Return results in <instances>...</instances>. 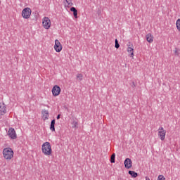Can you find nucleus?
Listing matches in <instances>:
<instances>
[{"label": "nucleus", "instance_id": "obj_11", "mask_svg": "<svg viewBox=\"0 0 180 180\" xmlns=\"http://www.w3.org/2000/svg\"><path fill=\"white\" fill-rule=\"evenodd\" d=\"M6 113V105L4 103H0V116H4Z\"/></svg>", "mask_w": 180, "mask_h": 180}, {"label": "nucleus", "instance_id": "obj_9", "mask_svg": "<svg viewBox=\"0 0 180 180\" xmlns=\"http://www.w3.org/2000/svg\"><path fill=\"white\" fill-rule=\"evenodd\" d=\"M128 47L127 49V53L130 54V57H131L132 59L134 58V49L133 48V44H129L127 45Z\"/></svg>", "mask_w": 180, "mask_h": 180}, {"label": "nucleus", "instance_id": "obj_18", "mask_svg": "<svg viewBox=\"0 0 180 180\" xmlns=\"http://www.w3.org/2000/svg\"><path fill=\"white\" fill-rule=\"evenodd\" d=\"M176 27L178 32L180 33V18L177 19L176 21Z\"/></svg>", "mask_w": 180, "mask_h": 180}, {"label": "nucleus", "instance_id": "obj_16", "mask_svg": "<svg viewBox=\"0 0 180 180\" xmlns=\"http://www.w3.org/2000/svg\"><path fill=\"white\" fill-rule=\"evenodd\" d=\"M56 124V120H53L51 122V126H50V130L51 131H56V128L54 127Z\"/></svg>", "mask_w": 180, "mask_h": 180}, {"label": "nucleus", "instance_id": "obj_4", "mask_svg": "<svg viewBox=\"0 0 180 180\" xmlns=\"http://www.w3.org/2000/svg\"><path fill=\"white\" fill-rule=\"evenodd\" d=\"M158 136L161 141H164L167 136V130L162 127H159L158 129Z\"/></svg>", "mask_w": 180, "mask_h": 180}, {"label": "nucleus", "instance_id": "obj_22", "mask_svg": "<svg viewBox=\"0 0 180 180\" xmlns=\"http://www.w3.org/2000/svg\"><path fill=\"white\" fill-rule=\"evenodd\" d=\"M115 49H119V47H120V45L119 44V41H117V39H115Z\"/></svg>", "mask_w": 180, "mask_h": 180}, {"label": "nucleus", "instance_id": "obj_7", "mask_svg": "<svg viewBox=\"0 0 180 180\" xmlns=\"http://www.w3.org/2000/svg\"><path fill=\"white\" fill-rule=\"evenodd\" d=\"M53 49L56 53H61L63 51V45L61 44V42L58 39L55 40V44L53 46Z\"/></svg>", "mask_w": 180, "mask_h": 180}, {"label": "nucleus", "instance_id": "obj_26", "mask_svg": "<svg viewBox=\"0 0 180 180\" xmlns=\"http://www.w3.org/2000/svg\"><path fill=\"white\" fill-rule=\"evenodd\" d=\"M60 117H61V115H58L57 119H58V120L60 119Z\"/></svg>", "mask_w": 180, "mask_h": 180}, {"label": "nucleus", "instance_id": "obj_6", "mask_svg": "<svg viewBox=\"0 0 180 180\" xmlns=\"http://www.w3.org/2000/svg\"><path fill=\"white\" fill-rule=\"evenodd\" d=\"M7 134L11 139V140H16L18 139V135L16 134V131L13 128H9Z\"/></svg>", "mask_w": 180, "mask_h": 180}, {"label": "nucleus", "instance_id": "obj_27", "mask_svg": "<svg viewBox=\"0 0 180 180\" xmlns=\"http://www.w3.org/2000/svg\"><path fill=\"white\" fill-rule=\"evenodd\" d=\"M146 180H150V178L146 177Z\"/></svg>", "mask_w": 180, "mask_h": 180}, {"label": "nucleus", "instance_id": "obj_15", "mask_svg": "<svg viewBox=\"0 0 180 180\" xmlns=\"http://www.w3.org/2000/svg\"><path fill=\"white\" fill-rule=\"evenodd\" d=\"M70 11L73 12V16L75 18V19L78 18V11H77V8L75 7H71Z\"/></svg>", "mask_w": 180, "mask_h": 180}, {"label": "nucleus", "instance_id": "obj_5", "mask_svg": "<svg viewBox=\"0 0 180 180\" xmlns=\"http://www.w3.org/2000/svg\"><path fill=\"white\" fill-rule=\"evenodd\" d=\"M21 15L23 19H30V16H32V9L29 7L25 8L22 11Z\"/></svg>", "mask_w": 180, "mask_h": 180}, {"label": "nucleus", "instance_id": "obj_13", "mask_svg": "<svg viewBox=\"0 0 180 180\" xmlns=\"http://www.w3.org/2000/svg\"><path fill=\"white\" fill-rule=\"evenodd\" d=\"M41 115H42V119L44 120H47V119H49V111L44 110L41 112Z\"/></svg>", "mask_w": 180, "mask_h": 180}, {"label": "nucleus", "instance_id": "obj_28", "mask_svg": "<svg viewBox=\"0 0 180 180\" xmlns=\"http://www.w3.org/2000/svg\"><path fill=\"white\" fill-rule=\"evenodd\" d=\"M0 5H1V0H0Z\"/></svg>", "mask_w": 180, "mask_h": 180}, {"label": "nucleus", "instance_id": "obj_2", "mask_svg": "<svg viewBox=\"0 0 180 180\" xmlns=\"http://www.w3.org/2000/svg\"><path fill=\"white\" fill-rule=\"evenodd\" d=\"M13 155H15V153L12 148H5L3 150V158L4 160H6V161H11V160H13Z\"/></svg>", "mask_w": 180, "mask_h": 180}, {"label": "nucleus", "instance_id": "obj_14", "mask_svg": "<svg viewBox=\"0 0 180 180\" xmlns=\"http://www.w3.org/2000/svg\"><path fill=\"white\" fill-rule=\"evenodd\" d=\"M146 40L148 43H153L154 41V37L151 33H149L146 35Z\"/></svg>", "mask_w": 180, "mask_h": 180}, {"label": "nucleus", "instance_id": "obj_24", "mask_svg": "<svg viewBox=\"0 0 180 180\" xmlns=\"http://www.w3.org/2000/svg\"><path fill=\"white\" fill-rule=\"evenodd\" d=\"M132 87L136 88V83L134 82H132Z\"/></svg>", "mask_w": 180, "mask_h": 180}, {"label": "nucleus", "instance_id": "obj_3", "mask_svg": "<svg viewBox=\"0 0 180 180\" xmlns=\"http://www.w3.org/2000/svg\"><path fill=\"white\" fill-rule=\"evenodd\" d=\"M42 27L46 30H49L51 27V20L49 17L42 18Z\"/></svg>", "mask_w": 180, "mask_h": 180}, {"label": "nucleus", "instance_id": "obj_25", "mask_svg": "<svg viewBox=\"0 0 180 180\" xmlns=\"http://www.w3.org/2000/svg\"><path fill=\"white\" fill-rule=\"evenodd\" d=\"M174 53H175L176 56H178V49H175Z\"/></svg>", "mask_w": 180, "mask_h": 180}, {"label": "nucleus", "instance_id": "obj_19", "mask_svg": "<svg viewBox=\"0 0 180 180\" xmlns=\"http://www.w3.org/2000/svg\"><path fill=\"white\" fill-rule=\"evenodd\" d=\"M72 129H77V128H78V122L74 120V121L72 122Z\"/></svg>", "mask_w": 180, "mask_h": 180}, {"label": "nucleus", "instance_id": "obj_21", "mask_svg": "<svg viewBox=\"0 0 180 180\" xmlns=\"http://www.w3.org/2000/svg\"><path fill=\"white\" fill-rule=\"evenodd\" d=\"M116 157V154L112 153L111 157H110V162L111 164H115V158Z\"/></svg>", "mask_w": 180, "mask_h": 180}, {"label": "nucleus", "instance_id": "obj_17", "mask_svg": "<svg viewBox=\"0 0 180 180\" xmlns=\"http://www.w3.org/2000/svg\"><path fill=\"white\" fill-rule=\"evenodd\" d=\"M129 174L132 178H137L138 174L136 172L130 170L129 171Z\"/></svg>", "mask_w": 180, "mask_h": 180}, {"label": "nucleus", "instance_id": "obj_12", "mask_svg": "<svg viewBox=\"0 0 180 180\" xmlns=\"http://www.w3.org/2000/svg\"><path fill=\"white\" fill-rule=\"evenodd\" d=\"M65 8H71L74 4L72 3V0H65L64 1Z\"/></svg>", "mask_w": 180, "mask_h": 180}, {"label": "nucleus", "instance_id": "obj_23", "mask_svg": "<svg viewBox=\"0 0 180 180\" xmlns=\"http://www.w3.org/2000/svg\"><path fill=\"white\" fill-rule=\"evenodd\" d=\"M158 180H165V177L164 175H159L158 177Z\"/></svg>", "mask_w": 180, "mask_h": 180}, {"label": "nucleus", "instance_id": "obj_1", "mask_svg": "<svg viewBox=\"0 0 180 180\" xmlns=\"http://www.w3.org/2000/svg\"><path fill=\"white\" fill-rule=\"evenodd\" d=\"M41 153L46 157H50L53 154V149L51 148V143L50 142H44L41 147Z\"/></svg>", "mask_w": 180, "mask_h": 180}, {"label": "nucleus", "instance_id": "obj_8", "mask_svg": "<svg viewBox=\"0 0 180 180\" xmlns=\"http://www.w3.org/2000/svg\"><path fill=\"white\" fill-rule=\"evenodd\" d=\"M53 96H58L61 94V88L58 85H55L51 90Z\"/></svg>", "mask_w": 180, "mask_h": 180}, {"label": "nucleus", "instance_id": "obj_10", "mask_svg": "<svg viewBox=\"0 0 180 180\" xmlns=\"http://www.w3.org/2000/svg\"><path fill=\"white\" fill-rule=\"evenodd\" d=\"M124 165L127 169H130L131 167H133V162H131V159L130 158H127L125 159L124 162Z\"/></svg>", "mask_w": 180, "mask_h": 180}, {"label": "nucleus", "instance_id": "obj_20", "mask_svg": "<svg viewBox=\"0 0 180 180\" xmlns=\"http://www.w3.org/2000/svg\"><path fill=\"white\" fill-rule=\"evenodd\" d=\"M77 78L79 81H82V79H84V75L81 73H78L77 75Z\"/></svg>", "mask_w": 180, "mask_h": 180}]
</instances>
